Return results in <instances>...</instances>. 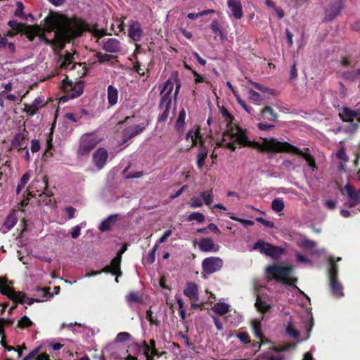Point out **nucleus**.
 I'll return each mask as SVG.
<instances>
[{
    "instance_id": "f257e3e1",
    "label": "nucleus",
    "mask_w": 360,
    "mask_h": 360,
    "mask_svg": "<svg viewBox=\"0 0 360 360\" xmlns=\"http://www.w3.org/2000/svg\"><path fill=\"white\" fill-rule=\"evenodd\" d=\"M46 31L73 41L79 38L87 30L86 22L77 17L68 18L62 14H53L44 20Z\"/></svg>"
},
{
    "instance_id": "f03ea898",
    "label": "nucleus",
    "mask_w": 360,
    "mask_h": 360,
    "mask_svg": "<svg viewBox=\"0 0 360 360\" xmlns=\"http://www.w3.org/2000/svg\"><path fill=\"white\" fill-rule=\"evenodd\" d=\"M221 113L226 122V130L223 133L222 139L217 143L218 147L224 146L226 141L225 137L228 136L230 139H236V141H237L240 146L255 148L260 151L264 145V141L262 142L250 141L243 129L233 123L234 117L229 113L226 108L223 107L221 109Z\"/></svg>"
},
{
    "instance_id": "7ed1b4c3",
    "label": "nucleus",
    "mask_w": 360,
    "mask_h": 360,
    "mask_svg": "<svg viewBox=\"0 0 360 360\" xmlns=\"http://www.w3.org/2000/svg\"><path fill=\"white\" fill-rule=\"evenodd\" d=\"M259 152L288 153L295 154L304 158L312 170L316 169L315 159L311 155L302 151L299 148L289 143L288 142H281L274 138L264 139V145Z\"/></svg>"
},
{
    "instance_id": "20e7f679",
    "label": "nucleus",
    "mask_w": 360,
    "mask_h": 360,
    "mask_svg": "<svg viewBox=\"0 0 360 360\" xmlns=\"http://www.w3.org/2000/svg\"><path fill=\"white\" fill-rule=\"evenodd\" d=\"M8 281L7 278L3 277L0 278V292L7 296L15 302V304L10 308L9 312L16 307V303H27L28 305H32L34 302H40L39 299L27 297L25 294L22 292H15L8 285Z\"/></svg>"
},
{
    "instance_id": "39448f33",
    "label": "nucleus",
    "mask_w": 360,
    "mask_h": 360,
    "mask_svg": "<svg viewBox=\"0 0 360 360\" xmlns=\"http://www.w3.org/2000/svg\"><path fill=\"white\" fill-rule=\"evenodd\" d=\"M292 269L291 266H282L281 264H274L266 268V274L269 278L275 279L277 281L288 285H292L294 283L289 278Z\"/></svg>"
},
{
    "instance_id": "423d86ee",
    "label": "nucleus",
    "mask_w": 360,
    "mask_h": 360,
    "mask_svg": "<svg viewBox=\"0 0 360 360\" xmlns=\"http://www.w3.org/2000/svg\"><path fill=\"white\" fill-rule=\"evenodd\" d=\"M341 65L347 68L342 72V77L345 80L353 82L360 77V66L354 60L345 57L341 60Z\"/></svg>"
},
{
    "instance_id": "0eeeda50",
    "label": "nucleus",
    "mask_w": 360,
    "mask_h": 360,
    "mask_svg": "<svg viewBox=\"0 0 360 360\" xmlns=\"http://www.w3.org/2000/svg\"><path fill=\"white\" fill-rule=\"evenodd\" d=\"M63 89L66 92V95L62 97L65 101L68 99L77 98L84 92V82L81 80L73 83L69 81L68 77L63 80Z\"/></svg>"
},
{
    "instance_id": "6e6552de",
    "label": "nucleus",
    "mask_w": 360,
    "mask_h": 360,
    "mask_svg": "<svg viewBox=\"0 0 360 360\" xmlns=\"http://www.w3.org/2000/svg\"><path fill=\"white\" fill-rule=\"evenodd\" d=\"M100 139L93 134H84L77 149L79 155H87L98 144Z\"/></svg>"
},
{
    "instance_id": "1a4fd4ad",
    "label": "nucleus",
    "mask_w": 360,
    "mask_h": 360,
    "mask_svg": "<svg viewBox=\"0 0 360 360\" xmlns=\"http://www.w3.org/2000/svg\"><path fill=\"white\" fill-rule=\"evenodd\" d=\"M253 250H259L262 254H264L266 256L272 258H277L284 252V249L274 246L267 242H264L262 240H258L252 248Z\"/></svg>"
},
{
    "instance_id": "9d476101",
    "label": "nucleus",
    "mask_w": 360,
    "mask_h": 360,
    "mask_svg": "<svg viewBox=\"0 0 360 360\" xmlns=\"http://www.w3.org/2000/svg\"><path fill=\"white\" fill-rule=\"evenodd\" d=\"M224 265L223 260L218 257H209L205 258L202 262V269L203 271L202 277L207 278L206 274H212L221 269Z\"/></svg>"
},
{
    "instance_id": "9b49d317",
    "label": "nucleus",
    "mask_w": 360,
    "mask_h": 360,
    "mask_svg": "<svg viewBox=\"0 0 360 360\" xmlns=\"http://www.w3.org/2000/svg\"><path fill=\"white\" fill-rule=\"evenodd\" d=\"M38 36L40 41H42L45 43L46 45L52 47L55 52L62 51L65 48L66 44L72 41L60 36H57L56 34H54V37L52 39H48L44 33H39Z\"/></svg>"
},
{
    "instance_id": "f8f14e48",
    "label": "nucleus",
    "mask_w": 360,
    "mask_h": 360,
    "mask_svg": "<svg viewBox=\"0 0 360 360\" xmlns=\"http://www.w3.org/2000/svg\"><path fill=\"white\" fill-rule=\"evenodd\" d=\"M345 0H331L328 8L325 10L323 21H332L344 8Z\"/></svg>"
},
{
    "instance_id": "ddd939ff",
    "label": "nucleus",
    "mask_w": 360,
    "mask_h": 360,
    "mask_svg": "<svg viewBox=\"0 0 360 360\" xmlns=\"http://www.w3.org/2000/svg\"><path fill=\"white\" fill-rule=\"evenodd\" d=\"M27 134L28 132L24 129L22 132L15 134L11 141V149H17L18 152H22L26 149L29 141Z\"/></svg>"
},
{
    "instance_id": "4468645a",
    "label": "nucleus",
    "mask_w": 360,
    "mask_h": 360,
    "mask_svg": "<svg viewBox=\"0 0 360 360\" xmlns=\"http://www.w3.org/2000/svg\"><path fill=\"white\" fill-rule=\"evenodd\" d=\"M173 90V83L170 80H167L162 90L161 91V98L159 103L160 109L165 108L166 107H171L172 104V91Z\"/></svg>"
},
{
    "instance_id": "2eb2a0df",
    "label": "nucleus",
    "mask_w": 360,
    "mask_h": 360,
    "mask_svg": "<svg viewBox=\"0 0 360 360\" xmlns=\"http://www.w3.org/2000/svg\"><path fill=\"white\" fill-rule=\"evenodd\" d=\"M108 158V153L104 148H98L93 155V162L96 167L101 170L105 165Z\"/></svg>"
},
{
    "instance_id": "dca6fc26",
    "label": "nucleus",
    "mask_w": 360,
    "mask_h": 360,
    "mask_svg": "<svg viewBox=\"0 0 360 360\" xmlns=\"http://www.w3.org/2000/svg\"><path fill=\"white\" fill-rule=\"evenodd\" d=\"M143 35L141 25L138 21H131L129 25L128 36L134 41H139Z\"/></svg>"
},
{
    "instance_id": "f3484780",
    "label": "nucleus",
    "mask_w": 360,
    "mask_h": 360,
    "mask_svg": "<svg viewBox=\"0 0 360 360\" xmlns=\"http://www.w3.org/2000/svg\"><path fill=\"white\" fill-rule=\"evenodd\" d=\"M103 49L108 53H117L121 51L120 41L115 38L103 40Z\"/></svg>"
},
{
    "instance_id": "a211bd4d",
    "label": "nucleus",
    "mask_w": 360,
    "mask_h": 360,
    "mask_svg": "<svg viewBox=\"0 0 360 360\" xmlns=\"http://www.w3.org/2000/svg\"><path fill=\"white\" fill-rule=\"evenodd\" d=\"M146 126L142 124H136L132 127H128L123 130L122 136L124 142H127L136 135L142 133Z\"/></svg>"
},
{
    "instance_id": "6ab92c4d",
    "label": "nucleus",
    "mask_w": 360,
    "mask_h": 360,
    "mask_svg": "<svg viewBox=\"0 0 360 360\" xmlns=\"http://www.w3.org/2000/svg\"><path fill=\"white\" fill-rule=\"evenodd\" d=\"M227 5L235 18L240 19L243 17V8L240 0H228Z\"/></svg>"
},
{
    "instance_id": "aec40b11",
    "label": "nucleus",
    "mask_w": 360,
    "mask_h": 360,
    "mask_svg": "<svg viewBox=\"0 0 360 360\" xmlns=\"http://www.w3.org/2000/svg\"><path fill=\"white\" fill-rule=\"evenodd\" d=\"M359 112L358 110H353L347 107L342 108V112L339 113L340 119L343 122H352L354 118H358Z\"/></svg>"
},
{
    "instance_id": "412c9836",
    "label": "nucleus",
    "mask_w": 360,
    "mask_h": 360,
    "mask_svg": "<svg viewBox=\"0 0 360 360\" xmlns=\"http://www.w3.org/2000/svg\"><path fill=\"white\" fill-rule=\"evenodd\" d=\"M184 294L191 300L197 301L199 299L198 286L193 282L186 284Z\"/></svg>"
},
{
    "instance_id": "4be33fe9",
    "label": "nucleus",
    "mask_w": 360,
    "mask_h": 360,
    "mask_svg": "<svg viewBox=\"0 0 360 360\" xmlns=\"http://www.w3.org/2000/svg\"><path fill=\"white\" fill-rule=\"evenodd\" d=\"M41 30V27L37 25H27L22 32L30 41H33L39 32Z\"/></svg>"
},
{
    "instance_id": "5701e85b",
    "label": "nucleus",
    "mask_w": 360,
    "mask_h": 360,
    "mask_svg": "<svg viewBox=\"0 0 360 360\" xmlns=\"http://www.w3.org/2000/svg\"><path fill=\"white\" fill-rule=\"evenodd\" d=\"M329 285L333 296L341 297L344 295L342 285L338 281V278L330 280Z\"/></svg>"
},
{
    "instance_id": "b1692460",
    "label": "nucleus",
    "mask_w": 360,
    "mask_h": 360,
    "mask_svg": "<svg viewBox=\"0 0 360 360\" xmlns=\"http://www.w3.org/2000/svg\"><path fill=\"white\" fill-rule=\"evenodd\" d=\"M199 153L198 154V159H197V167L199 169H202L203 166L205 165V160L207 157L208 150L206 148V146H204L203 142L201 141L200 143V150Z\"/></svg>"
},
{
    "instance_id": "393cba45",
    "label": "nucleus",
    "mask_w": 360,
    "mask_h": 360,
    "mask_svg": "<svg viewBox=\"0 0 360 360\" xmlns=\"http://www.w3.org/2000/svg\"><path fill=\"white\" fill-rule=\"evenodd\" d=\"M186 139L187 140H189V139H191L192 141V146H196L198 144V141L200 140V143L202 141V135L200 133V127H198L195 130L190 129L186 135Z\"/></svg>"
},
{
    "instance_id": "a878e982",
    "label": "nucleus",
    "mask_w": 360,
    "mask_h": 360,
    "mask_svg": "<svg viewBox=\"0 0 360 360\" xmlns=\"http://www.w3.org/2000/svg\"><path fill=\"white\" fill-rule=\"evenodd\" d=\"M117 219V214L110 215L105 220H103L99 226V230L105 232L111 229V227L115 224Z\"/></svg>"
},
{
    "instance_id": "bb28decb",
    "label": "nucleus",
    "mask_w": 360,
    "mask_h": 360,
    "mask_svg": "<svg viewBox=\"0 0 360 360\" xmlns=\"http://www.w3.org/2000/svg\"><path fill=\"white\" fill-rule=\"evenodd\" d=\"M214 246V241L210 238H202L198 243L199 249L202 252H211Z\"/></svg>"
},
{
    "instance_id": "cd10ccee",
    "label": "nucleus",
    "mask_w": 360,
    "mask_h": 360,
    "mask_svg": "<svg viewBox=\"0 0 360 360\" xmlns=\"http://www.w3.org/2000/svg\"><path fill=\"white\" fill-rule=\"evenodd\" d=\"M255 305L257 309L262 314H266L269 312L271 308V304L263 300L259 295L257 296Z\"/></svg>"
},
{
    "instance_id": "c85d7f7f",
    "label": "nucleus",
    "mask_w": 360,
    "mask_h": 360,
    "mask_svg": "<svg viewBox=\"0 0 360 360\" xmlns=\"http://www.w3.org/2000/svg\"><path fill=\"white\" fill-rule=\"evenodd\" d=\"M345 189L349 200L355 201L356 203H360V189L356 191L353 186L349 184L346 185Z\"/></svg>"
},
{
    "instance_id": "c756f323",
    "label": "nucleus",
    "mask_w": 360,
    "mask_h": 360,
    "mask_svg": "<svg viewBox=\"0 0 360 360\" xmlns=\"http://www.w3.org/2000/svg\"><path fill=\"white\" fill-rule=\"evenodd\" d=\"M118 91L112 85L108 86V102L110 106L115 105L117 103Z\"/></svg>"
},
{
    "instance_id": "7c9ffc66",
    "label": "nucleus",
    "mask_w": 360,
    "mask_h": 360,
    "mask_svg": "<svg viewBox=\"0 0 360 360\" xmlns=\"http://www.w3.org/2000/svg\"><path fill=\"white\" fill-rule=\"evenodd\" d=\"M212 310L219 316H224L229 311V305L225 302H218L212 307Z\"/></svg>"
},
{
    "instance_id": "2f4dec72",
    "label": "nucleus",
    "mask_w": 360,
    "mask_h": 360,
    "mask_svg": "<svg viewBox=\"0 0 360 360\" xmlns=\"http://www.w3.org/2000/svg\"><path fill=\"white\" fill-rule=\"evenodd\" d=\"M262 115L264 120L269 121H276L278 115L274 112V109L270 106L264 107L261 111Z\"/></svg>"
},
{
    "instance_id": "473e14b6",
    "label": "nucleus",
    "mask_w": 360,
    "mask_h": 360,
    "mask_svg": "<svg viewBox=\"0 0 360 360\" xmlns=\"http://www.w3.org/2000/svg\"><path fill=\"white\" fill-rule=\"evenodd\" d=\"M252 329L253 332L255 333V335L259 338L262 343L267 342L269 340L266 339V338L264 336L262 330H261V323L259 321L255 320L252 321Z\"/></svg>"
},
{
    "instance_id": "72a5a7b5",
    "label": "nucleus",
    "mask_w": 360,
    "mask_h": 360,
    "mask_svg": "<svg viewBox=\"0 0 360 360\" xmlns=\"http://www.w3.org/2000/svg\"><path fill=\"white\" fill-rule=\"evenodd\" d=\"M121 262H122V256L116 255L111 260V262H110V266H112L113 267V269L117 273V276L115 278V281L116 282L119 281H118V276L122 274V271H121V268H120Z\"/></svg>"
},
{
    "instance_id": "f704fd0d",
    "label": "nucleus",
    "mask_w": 360,
    "mask_h": 360,
    "mask_svg": "<svg viewBox=\"0 0 360 360\" xmlns=\"http://www.w3.org/2000/svg\"><path fill=\"white\" fill-rule=\"evenodd\" d=\"M37 183H40L43 185L44 191L42 193L39 194V196H42L43 195H45L46 197L49 198V201L46 202V204L51 203V197L53 195V193L51 191H48V178L46 176H44L41 181H37Z\"/></svg>"
},
{
    "instance_id": "c9c22d12",
    "label": "nucleus",
    "mask_w": 360,
    "mask_h": 360,
    "mask_svg": "<svg viewBox=\"0 0 360 360\" xmlns=\"http://www.w3.org/2000/svg\"><path fill=\"white\" fill-rule=\"evenodd\" d=\"M17 223V217L15 214H10L6 219L3 227L6 231L11 230Z\"/></svg>"
},
{
    "instance_id": "e433bc0d",
    "label": "nucleus",
    "mask_w": 360,
    "mask_h": 360,
    "mask_svg": "<svg viewBox=\"0 0 360 360\" xmlns=\"http://www.w3.org/2000/svg\"><path fill=\"white\" fill-rule=\"evenodd\" d=\"M8 25L17 34H18L22 33L24 29L27 25H25L22 22H18L17 20H12L8 22Z\"/></svg>"
},
{
    "instance_id": "4c0bfd02",
    "label": "nucleus",
    "mask_w": 360,
    "mask_h": 360,
    "mask_svg": "<svg viewBox=\"0 0 360 360\" xmlns=\"http://www.w3.org/2000/svg\"><path fill=\"white\" fill-rule=\"evenodd\" d=\"M338 266L335 263L333 258L330 259V268H329V279L335 280L338 278Z\"/></svg>"
},
{
    "instance_id": "58836bf2",
    "label": "nucleus",
    "mask_w": 360,
    "mask_h": 360,
    "mask_svg": "<svg viewBox=\"0 0 360 360\" xmlns=\"http://www.w3.org/2000/svg\"><path fill=\"white\" fill-rule=\"evenodd\" d=\"M127 300L130 303H143V300L141 295L138 292L131 291L126 296Z\"/></svg>"
},
{
    "instance_id": "ea45409f",
    "label": "nucleus",
    "mask_w": 360,
    "mask_h": 360,
    "mask_svg": "<svg viewBox=\"0 0 360 360\" xmlns=\"http://www.w3.org/2000/svg\"><path fill=\"white\" fill-rule=\"evenodd\" d=\"M136 347L139 352L143 353L144 356L148 354H150L152 353V349L148 345V342L146 340H143L141 343H136Z\"/></svg>"
},
{
    "instance_id": "a19ab883",
    "label": "nucleus",
    "mask_w": 360,
    "mask_h": 360,
    "mask_svg": "<svg viewBox=\"0 0 360 360\" xmlns=\"http://www.w3.org/2000/svg\"><path fill=\"white\" fill-rule=\"evenodd\" d=\"M285 207L284 202L282 198H275L271 202V209L275 212H281Z\"/></svg>"
},
{
    "instance_id": "79ce46f5",
    "label": "nucleus",
    "mask_w": 360,
    "mask_h": 360,
    "mask_svg": "<svg viewBox=\"0 0 360 360\" xmlns=\"http://www.w3.org/2000/svg\"><path fill=\"white\" fill-rule=\"evenodd\" d=\"M32 112H31V117L33 116L34 114L37 113L38 110L44 106V99L41 97H38L34 100V101L30 104Z\"/></svg>"
},
{
    "instance_id": "37998d69",
    "label": "nucleus",
    "mask_w": 360,
    "mask_h": 360,
    "mask_svg": "<svg viewBox=\"0 0 360 360\" xmlns=\"http://www.w3.org/2000/svg\"><path fill=\"white\" fill-rule=\"evenodd\" d=\"M96 57L98 59V62L101 63L109 62L111 60L117 58L114 55L108 54V53H102L101 52H97L96 54Z\"/></svg>"
},
{
    "instance_id": "c03bdc74",
    "label": "nucleus",
    "mask_w": 360,
    "mask_h": 360,
    "mask_svg": "<svg viewBox=\"0 0 360 360\" xmlns=\"http://www.w3.org/2000/svg\"><path fill=\"white\" fill-rule=\"evenodd\" d=\"M16 9L14 13V15L16 17H18L21 18L22 20H27V17L25 15L23 10H24V5L21 1H17L16 3Z\"/></svg>"
},
{
    "instance_id": "a18cd8bd",
    "label": "nucleus",
    "mask_w": 360,
    "mask_h": 360,
    "mask_svg": "<svg viewBox=\"0 0 360 360\" xmlns=\"http://www.w3.org/2000/svg\"><path fill=\"white\" fill-rule=\"evenodd\" d=\"M185 118H186V111L184 108H182L179 114L176 122V128L178 131L181 130L184 124H185Z\"/></svg>"
},
{
    "instance_id": "49530a36",
    "label": "nucleus",
    "mask_w": 360,
    "mask_h": 360,
    "mask_svg": "<svg viewBox=\"0 0 360 360\" xmlns=\"http://www.w3.org/2000/svg\"><path fill=\"white\" fill-rule=\"evenodd\" d=\"M316 245V242L307 238L302 240L299 243V246L307 250H311Z\"/></svg>"
},
{
    "instance_id": "de8ad7c7",
    "label": "nucleus",
    "mask_w": 360,
    "mask_h": 360,
    "mask_svg": "<svg viewBox=\"0 0 360 360\" xmlns=\"http://www.w3.org/2000/svg\"><path fill=\"white\" fill-rule=\"evenodd\" d=\"M30 179V174L28 172L25 173L20 180L18 183L17 188H16V193L19 194L22 190V188H24L25 185L28 182Z\"/></svg>"
},
{
    "instance_id": "09e8293b",
    "label": "nucleus",
    "mask_w": 360,
    "mask_h": 360,
    "mask_svg": "<svg viewBox=\"0 0 360 360\" xmlns=\"http://www.w3.org/2000/svg\"><path fill=\"white\" fill-rule=\"evenodd\" d=\"M200 196L203 199L205 203L207 205H210L213 202L214 196L212 190L202 192L200 193Z\"/></svg>"
},
{
    "instance_id": "8fccbe9b",
    "label": "nucleus",
    "mask_w": 360,
    "mask_h": 360,
    "mask_svg": "<svg viewBox=\"0 0 360 360\" xmlns=\"http://www.w3.org/2000/svg\"><path fill=\"white\" fill-rule=\"evenodd\" d=\"M188 221H196L199 223H202L205 221V216L200 212H193L188 217Z\"/></svg>"
},
{
    "instance_id": "3c124183",
    "label": "nucleus",
    "mask_w": 360,
    "mask_h": 360,
    "mask_svg": "<svg viewBox=\"0 0 360 360\" xmlns=\"http://www.w3.org/2000/svg\"><path fill=\"white\" fill-rule=\"evenodd\" d=\"M32 324V321L27 316H22L18 322V326L22 328L30 327Z\"/></svg>"
},
{
    "instance_id": "603ef678",
    "label": "nucleus",
    "mask_w": 360,
    "mask_h": 360,
    "mask_svg": "<svg viewBox=\"0 0 360 360\" xmlns=\"http://www.w3.org/2000/svg\"><path fill=\"white\" fill-rule=\"evenodd\" d=\"M248 82L250 83L255 89H257V90L263 92V93H269V94H272V91L273 90L266 87V86H264L262 85H261L260 84L257 83V82H252V80L250 79H248Z\"/></svg>"
},
{
    "instance_id": "864d4df0",
    "label": "nucleus",
    "mask_w": 360,
    "mask_h": 360,
    "mask_svg": "<svg viewBox=\"0 0 360 360\" xmlns=\"http://www.w3.org/2000/svg\"><path fill=\"white\" fill-rule=\"evenodd\" d=\"M285 331L287 333V334L294 338H298L299 336H300V333L298 330H297L293 325L292 323H288L286 328H285Z\"/></svg>"
},
{
    "instance_id": "5fc2aeb1",
    "label": "nucleus",
    "mask_w": 360,
    "mask_h": 360,
    "mask_svg": "<svg viewBox=\"0 0 360 360\" xmlns=\"http://www.w3.org/2000/svg\"><path fill=\"white\" fill-rule=\"evenodd\" d=\"M124 23L122 20L119 19L116 20L115 22L112 25V30L115 32L116 34L117 31L118 32H124Z\"/></svg>"
},
{
    "instance_id": "6e6d98bb",
    "label": "nucleus",
    "mask_w": 360,
    "mask_h": 360,
    "mask_svg": "<svg viewBox=\"0 0 360 360\" xmlns=\"http://www.w3.org/2000/svg\"><path fill=\"white\" fill-rule=\"evenodd\" d=\"M158 248V244L155 245L152 250L148 253L146 260L148 264H153L155 261V252Z\"/></svg>"
},
{
    "instance_id": "4d7b16f0",
    "label": "nucleus",
    "mask_w": 360,
    "mask_h": 360,
    "mask_svg": "<svg viewBox=\"0 0 360 360\" xmlns=\"http://www.w3.org/2000/svg\"><path fill=\"white\" fill-rule=\"evenodd\" d=\"M131 338V335L127 332L119 333L115 338V341L117 342H123L128 340Z\"/></svg>"
},
{
    "instance_id": "13d9d810",
    "label": "nucleus",
    "mask_w": 360,
    "mask_h": 360,
    "mask_svg": "<svg viewBox=\"0 0 360 360\" xmlns=\"http://www.w3.org/2000/svg\"><path fill=\"white\" fill-rule=\"evenodd\" d=\"M249 98L250 100L257 102L261 101L262 100V96L257 93V91L250 89L249 91Z\"/></svg>"
},
{
    "instance_id": "bf43d9fd",
    "label": "nucleus",
    "mask_w": 360,
    "mask_h": 360,
    "mask_svg": "<svg viewBox=\"0 0 360 360\" xmlns=\"http://www.w3.org/2000/svg\"><path fill=\"white\" fill-rule=\"evenodd\" d=\"M237 338L243 343L250 342V336L246 332H240L237 334Z\"/></svg>"
},
{
    "instance_id": "052dcab7",
    "label": "nucleus",
    "mask_w": 360,
    "mask_h": 360,
    "mask_svg": "<svg viewBox=\"0 0 360 360\" xmlns=\"http://www.w3.org/2000/svg\"><path fill=\"white\" fill-rule=\"evenodd\" d=\"M170 108H171V107H168V108L166 107L165 108H164L165 109L164 111L158 117L159 122H163L167 120V119L169 117V112Z\"/></svg>"
},
{
    "instance_id": "680f3d73",
    "label": "nucleus",
    "mask_w": 360,
    "mask_h": 360,
    "mask_svg": "<svg viewBox=\"0 0 360 360\" xmlns=\"http://www.w3.org/2000/svg\"><path fill=\"white\" fill-rule=\"evenodd\" d=\"M190 206L193 208L200 207L202 206V202L201 199L197 197H193L191 199V205Z\"/></svg>"
},
{
    "instance_id": "e2e57ef3",
    "label": "nucleus",
    "mask_w": 360,
    "mask_h": 360,
    "mask_svg": "<svg viewBox=\"0 0 360 360\" xmlns=\"http://www.w3.org/2000/svg\"><path fill=\"white\" fill-rule=\"evenodd\" d=\"M146 319L151 325H158L159 322L153 316V312L150 309L146 311Z\"/></svg>"
},
{
    "instance_id": "0e129e2a",
    "label": "nucleus",
    "mask_w": 360,
    "mask_h": 360,
    "mask_svg": "<svg viewBox=\"0 0 360 360\" xmlns=\"http://www.w3.org/2000/svg\"><path fill=\"white\" fill-rule=\"evenodd\" d=\"M41 148L39 140L34 139L31 141V151L34 153L38 152Z\"/></svg>"
},
{
    "instance_id": "69168bd1",
    "label": "nucleus",
    "mask_w": 360,
    "mask_h": 360,
    "mask_svg": "<svg viewBox=\"0 0 360 360\" xmlns=\"http://www.w3.org/2000/svg\"><path fill=\"white\" fill-rule=\"evenodd\" d=\"M256 221L262 223L264 226H265L266 227H269V228L274 227V223L272 221L266 220L265 219H264L262 217H257Z\"/></svg>"
},
{
    "instance_id": "338daca9",
    "label": "nucleus",
    "mask_w": 360,
    "mask_h": 360,
    "mask_svg": "<svg viewBox=\"0 0 360 360\" xmlns=\"http://www.w3.org/2000/svg\"><path fill=\"white\" fill-rule=\"evenodd\" d=\"M237 101L238 103L240 104V105L241 107H243V108L249 114H251L252 111L253 110V109L250 107L249 105H248L245 102L242 100L240 98L238 97L237 98Z\"/></svg>"
},
{
    "instance_id": "774afa93",
    "label": "nucleus",
    "mask_w": 360,
    "mask_h": 360,
    "mask_svg": "<svg viewBox=\"0 0 360 360\" xmlns=\"http://www.w3.org/2000/svg\"><path fill=\"white\" fill-rule=\"evenodd\" d=\"M210 28L212 29L213 33H220L221 34V30L220 28L219 24L217 20L213 21L210 25Z\"/></svg>"
}]
</instances>
